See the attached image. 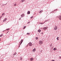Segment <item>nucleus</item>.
I'll use <instances>...</instances> for the list:
<instances>
[{"mask_svg": "<svg viewBox=\"0 0 61 61\" xmlns=\"http://www.w3.org/2000/svg\"><path fill=\"white\" fill-rule=\"evenodd\" d=\"M23 39H22L21 40V42H20V43H19V44L20 43V44L19 45V47H20V46L21 45V44L22 43V42H23Z\"/></svg>", "mask_w": 61, "mask_h": 61, "instance_id": "obj_1", "label": "nucleus"}, {"mask_svg": "<svg viewBox=\"0 0 61 61\" xmlns=\"http://www.w3.org/2000/svg\"><path fill=\"white\" fill-rule=\"evenodd\" d=\"M57 18H58L60 20H61V15H60L59 16H57Z\"/></svg>", "mask_w": 61, "mask_h": 61, "instance_id": "obj_2", "label": "nucleus"}, {"mask_svg": "<svg viewBox=\"0 0 61 61\" xmlns=\"http://www.w3.org/2000/svg\"><path fill=\"white\" fill-rule=\"evenodd\" d=\"M29 45V46H33V44H32V43L31 42H30L29 44H28Z\"/></svg>", "mask_w": 61, "mask_h": 61, "instance_id": "obj_3", "label": "nucleus"}, {"mask_svg": "<svg viewBox=\"0 0 61 61\" xmlns=\"http://www.w3.org/2000/svg\"><path fill=\"white\" fill-rule=\"evenodd\" d=\"M39 44L40 45H41L42 44V41H39Z\"/></svg>", "mask_w": 61, "mask_h": 61, "instance_id": "obj_4", "label": "nucleus"}, {"mask_svg": "<svg viewBox=\"0 0 61 61\" xmlns=\"http://www.w3.org/2000/svg\"><path fill=\"white\" fill-rule=\"evenodd\" d=\"M48 28V27H44L43 28V29H44V30H46V29H47Z\"/></svg>", "mask_w": 61, "mask_h": 61, "instance_id": "obj_5", "label": "nucleus"}, {"mask_svg": "<svg viewBox=\"0 0 61 61\" xmlns=\"http://www.w3.org/2000/svg\"><path fill=\"white\" fill-rule=\"evenodd\" d=\"M57 26H55L54 27V30H56V29H57Z\"/></svg>", "mask_w": 61, "mask_h": 61, "instance_id": "obj_6", "label": "nucleus"}, {"mask_svg": "<svg viewBox=\"0 0 61 61\" xmlns=\"http://www.w3.org/2000/svg\"><path fill=\"white\" fill-rule=\"evenodd\" d=\"M25 15L24 14H23L22 15H21V17H24L25 16Z\"/></svg>", "mask_w": 61, "mask_h": 61, "instance_id": "obj_7", "label": "nucleus"}, {"mask_svg": "<svg viewBox=\"0 0 61 61\" xmlns=\"http://www.w3.org/2000/svg\"><path fill=\"white\" fill-rule=\"evenodd\" d=\"M30 14V11H28V12L27 13V14Z\"/></svg>", "mask_w": 61, "mask_h": 61, "instance_id": "obj_8", "label": "nucleus"}, {"mask_svg": "<svg viewBox=\"0 0 61 61\" xmlns=\"http://www.w3.org/2000/svg\"><path fill=\"white\" fill-rule=\"evenodd\" d=\"M30 60L31 61H33V60H34V58H31L30 59Z\"/></svg>", "mask_w": 61, "mask_h": 61, "instance_id": "obj_9", "label": "nucleus"}, {"mask_svg": "<svg viewBox=\"0 0 61 61\" xmlns=\"http://www.w3.org/2000/svg\"><path fill=\"white\" fill-rule=\"evenodd\" d=\"M36 48H34L33 50L32 51L33 52H35V51H36Z\"/></svg>", "mask_w": 61, "mask_h": 61, "instance_id": "obj_10", "label": "nucleus"}, {"mask_svg": "<svg viewBox=\"0 0 61 61\" xmlns=\"http://www.w3.org/2000/svg\"><path fill=\"white\" fill-rule=\"evenodd\" d=\"M7 20V18H5L3 21V22H5V21L6 20Z\"/></svg>", "mask_w": 61, "mask_h": 61, "instance_id": "obj_11", "label": "nucleus"}, {"mask_svg": "<svg viewBox=\"0 0 61 61\" xmlns=\"http://www.w3.org/2000/svg\"><path fill=\"white\" fill-rule=\"evenodd\" d=\"M10 30V29L9 28L8 29H6L5 30H4L3 31V32H4V31H6V30Z\"/></svg>", "mask_w": 61, "mask_h": 61, "instance_id": "obj_12", "label": "nucleus"}, {"mask_svg": "<svg viewBox=\"0 0 61 61\" xmlns=\"http://www.w3.org/2000/svg\"><path fill=\"white\" fill-rule=\"evenodd\" d=\"M41 30H40V29H39V30H38V31L39 32V33H40V32H41Z\"/></svg>", "mask_w": 61, "mask_h": 61, "instance_id": "obj_13", "label": "nucleus"}, {"mask_svg": "<svg viewBox=\"0 0 61 61\" xmlns=\"http://www.w3.org/2000/svg\"><path fill=\"white\" fill-rule=\"evenodd\" d=\"M16 54V52H15L14 54H13V56H15Z\"/></svg>", "mask_w": 61, "mask_h": 61, "instance_id": "obj_14", "label": "nucleus"}, {"mask_svg": "<svg viewBox=\"0 0 61 61\" xmlns=\"http://www.w3.org/2000/svg\"><path fill=\"white\" fill-rule=\"evenodd\" d=\"M53 50L54 51H55L56 50V48H54Z\"/></svg>", "mask_w": 61, "mask_h": 61, "instance_id": "obj_15", "label": "nucleus"}, {"mask_svg": "<svg viewBox=\"0 0 61 61\" xmlns=\"http://www.w3.org/2000/svg\"><path fill=\"white\" fill-rule=\"evenodd\" d=\"M50 20V19H48V20H46L45 21V22H47L48 21V20Z\"/></svg>", "mask_w": 61, "mask_h": 61, "instance_id": "obj_16", "label": "nucleus"}, {"mask_svg": "<svg viewBox=\"0 0 61 61\" xmlns=\"http://www.w3.org/2000/svg\"><path fill=\"white\" fill-rule=\"evenodd\" d=\"M20 60H22V56H21L20 57Z\"/></svg>", "mask_w": 61, "mask_h": 61, "instance_id": "obj_17", "label": "nucleus"}, {"mask_svg": "<svg viewBox=\"0 0 61 61\" xmlns=\"http://www.w3.org/2000/svg\"><path fill=\"white\" fill-rule=\"evenodd\" d=\"M6 4H7V3H6L5 4H2V6H4V5H6Z\"/></svg>", "mask_w": 61, "mask_h": 61, "instance_id": "obj_18", "label": "nucleus"}, {"mask_svg": "<svg viewBox=\"0 0 61 61\" xmlns=\"http://www.w3.org/2000/svg\"><path fill=\"white\" fill-rule=\"evenodd\" d=\"M55 10H54L52 11L51 12V13H50V14H51V13H54V12H55Z\"/></svg>", "mask_w": 61, "mask_h": 61, "instance_id": "obj_19", "label": "nucleus"}, {"mask_svg": "<svg viewBox=\"0 0 61 61\" xmlns=\"http://www.w3.org/2000/svg\"><path fill=\"white\" fill-rule=\"evenodd\" d=\"M43 12V10H41L40 11V13H42Z\"/></svg>", "mask_w": 61, "mask_h": 61, "instance_id": "obj_20", "label": "nucleus"}, {"mask_svg": "<svg viewBox=\"0 0 61 61\" xmlns=\"http://www.w3.org/2000/svg\"><path fill=\"white\" fill-rule=\"evenodd\" d=\"M35 38L36 40H38V37H36Z\"/></svg>", "mask_w": 61, "mask_h": 61, "instance_id": "obj_21", "label": "nucleus"}, {"mask_svg": "<svg viewBox=\"0 0 61 61\" xmlns=\"http://www.w3.org/2000/svg\"><path fill=\"white\" fill-rule=\"evenodd\" d=\"M59 37H57V40H59Z\"/></svg>", "mask_w": 61, "mask_h": 61, "instance_id": "obj_22", "label": "nucleus"}, {"mask_svg": "<svg viewBox=\"0 0 61 61\" xmlns=\"http://www.w3.org/2000/svg\"><path fill=\"white\" fill-rule=\"evenodd\" d=\"M16 5V4H14V6H15Z\"/></svg>", "mask_w": 61, "mask_h": 61, "instance_id": "obj_23", "label": "nucleus"}, {"mask_svg": "<svg viewBox=\"0 0 61 61\" xmlns=\"http://www.w3.org/2000/svg\"><path fill=\"white\" fill-rule=\"evenodd\" d=\"M5 15V13H3L2 14V16H3V15Z\"/></svg>", "mask_w": 61, "mask_h": 61, "instance_id": "obj_24", "label": "nucleus"}, {"mask_svg": "<svg viewBox=\"0 0 61 61\" xmlns=\"http://www.w3.org/2000/svg\"><path fill=\"white\" fill-rule=\"evenodd\" d=\"M33 17H34V16H32L31 17V19H32V18H33Z\"/></svg>", "mask_w": 61, "mask_h": 61, "instance_id": "obj_25", "label": "nucleus"}, {"mask_svg": "<svg viewBox=\"0 0 61 61\" xmlns=\"http://www.w3.org/2000/svg\"><path fill=\"white\" fill-rule=\"evenodd\" d=\"M2 36H3V34H1L0 35V37H1Z\"/></svg>", "mask_w": 61, "mask_h": 61, "instance_id": "obj_26", "label": "nucleus"}, {"mask_svg": "<svg viewBox=\"0 0 61 61\" xmlns=\"http://www.w3.org/2000/svg\"><path fill=\"white\" fill-rule=\"evenodd\" d=\"M26 27V26H25L24 27V28H23V29H25V27Z\"/></svg>", "mask_w": 61, "mask_h": 61, "instance_id": "obj_27", "label": "nucleus"}, {"mask_svg": "<svg viewBox=\"0 0 61 61\" xmlns=\"http://www.w3.org/2000/svg\"><path fill=\"white\" fill-rule=\"evenodd\" d=\"M2 16H0V19H1V18H2Z\"/></svg>", "mask_w": 61, "mask_h": 61, "instance_id": "obj_28", "label": "nucleus"}, {"mask_svg": "<svg viewBox=\"0 0 61 61\" xmlns=\"http://www.w3.org/2000/svg\"><path fill=\"white\" fill-rule=\"evenodd\" d=\"M57 9H56V10H54V11H57Z\"/></svg>", "mask_w": 61, "mask_h": 61, "instance_id": "obj_29", "label": "nucleus"}, {"mask_svg": "<svg viewBox=\"0 0 61 61\" xmlns=\"http://www.w3.org/2000/svg\"><path fill=\"white\" fill-rule=\"evenodd\" d=\"M50 46H52V44H51L50 45Z\"/></svg>", "mask_w": 61, "mask_h": 61, "instance_id": "obj_30", "label": "nucleus"}, {"mask_svg": "<svg viewBox=\"0 0 61 61\" xmlns=\"http://www.w3.org/2000/svg\"><path fill=\"white\" fill-rule=\"evenodd\" d=\"M59 58H60V59H61V56H60L59 57Z\"/></svg>", "mask_w": 61, "mask_h": 61, "instance_id": "obj_31", "label": "nucleus"}, {"mask_svg": "<svg viewBox=\"0 0 61 61\" xmlns=\"http://www.w3.org/2000/svg\"><path fill=\"white\" fill-rule=\"evenodd\" d=\"M27 35H29L30 34V33H27Z\"/></svg>", "mask_w": 61, "mask_h": 61, "instance_id": "obj_32", "label": "nucleus"}, {"mask_svg": "<svg viewBox=\"0 0 61 61\" xmlns=\"http://www.w3.org/2000/svg\"><path fill=\"white\" fill-rule=\"evenodd\" d=\"M29 23H30V21L29 22H28V23H28V24H29Z\"/></svg>", "mask_w": 61, "mask_h": 61, "instance_id": "obj_33", "label": "nucleus"}, {"mask_svg": "<svg viewBox=\"0 0 61 61\" xmlns=\"http://www.w3.org/2000/svg\"><path fill=\"white\" fill-rule=\"evenodd\" d=\"M21 18H20V19H19V20H21Z\"/></svg>", "mask_w": 61, "mask_h": 61, "instance_id": "obj_34", "label": "nucleus"}, {"mask_svg": "<svg viewBox=\"0 0 61 61\" xmlns=\"http://www.w3.org/2000/svg\"><path fill=\"white\" fill-rule=\"evenodd\" d=\"M44 24V23H41V24Z\"/></svg>", "mask_w": 61, "mask_h": 61, "instance_id": "obj_35", "label": "nucleus"}, {"mask_svg": "<svg viewBox=\"0 0 61 61\" xmlns=\"http://www.w3.org/2000/svg\"><path fill=\"white\" fill-rule=\"evenodd\" d=\"M42 34H43V33L42 32Z\"/></svg>", "mask_w": 61, "mask_h": 61, "instance_id": "obj_36", "label": "nucleus"}, {"mask_svg": "<svg viewBox=\"0 0 61 61\" xmlns=\"http://www.w3.org/2000/svg\"><path fill=\"white\" fill-rule=\"evenodd\" d=\"M1 39L0 38V41H1Z\"/></svg>", "mask_w": 61, "mask_h": 61, "instance_id": "obj_37", "label": "nucleus"}, {"mask_svg": "<svg viewBox=\"0 0 61 61\" xmlns=\"http://www.w3.org/2000/svg\"><path fill=\"white\" fill-rule=\"evenodd\" d=\"M45 23V22H44L43 24H44V23Z\"/></svg>", "mask_w": 61, "mask_h": 61, "instance_id": "obj_38", "label": "nucleus"}, {"mask_svg": "<svg viewBox=\"0 0 61 61\" xmlns=\"http://www.w3.org/2000/svg\"><path fill=\"white\" fill-rule=\"evenodd\" d=\"M24 2V1H22V2Z\"/></svg>", "mask_w": 61, "mask_h": 61, "instance_id": "obj_39", "label": "nucleus"}, {"mask_svg": "<svg viewBox=\"0 0 61 61\" xmlns=\"http://www.w3.org/2000/svg\"><path fill=\"white\" fill-rule=\"evenodd\" d=\"M21 1H24V0H21Z\"/></svg>", "mask_w": 61, "mask_h": 61, "instance_id": "obj_40", "label": "nucleus"}, {"mask_svg": "<svg viewBox=\"0 0 61 61\" xmlns=\"http://www.w3.org/2000/svg\"><path fill=\"white\" fill-rule=\"evenodd\" d=\"M8 32H7V33H8Z\"/></svg>", "mask_w": 61, "mask_h": 61, "instance_id": "obj_41", "label": "nucleus"}, {"mask_svg": "<svg viewBox=\"0 0 61 61\" xmlns=\"http://www.w3.org/2000/svg\"><path fill=\"white\" fill-rule=\"evenodd\" d=\"M25 0H23V1H25Z\"/></svg>", "mask_w": 61, "mask_h": 61, "instance_id": "obj_42", "label": "nucleus"}, {"mask_svg": "<svg viewBox=\"0 0 61 61\" xmlns=\"http://www.w3.org/2000/svg\"><path fill=\"white\" fill-rule=\"evenodd\" d=\"M49 20H48V21H49Z\"/></svg>", "mask_w": 61, "mask_h": 61, "instance_id": "obj_43", "label": "nucleus"}, {"mask_svg": "<svg viewBox=\"0 0 61 61\" xmlns=\"http://www.w3.org/2000/svg\"><path fill=\"white\" fill-rule=\"evenodd\" d=\"M0 5H1V4H0Z\"/></svg>", "mask_w": 61, "mask_h": 61, "instance_id": "obj_44", "label": "nucleus"}]
</instances>
